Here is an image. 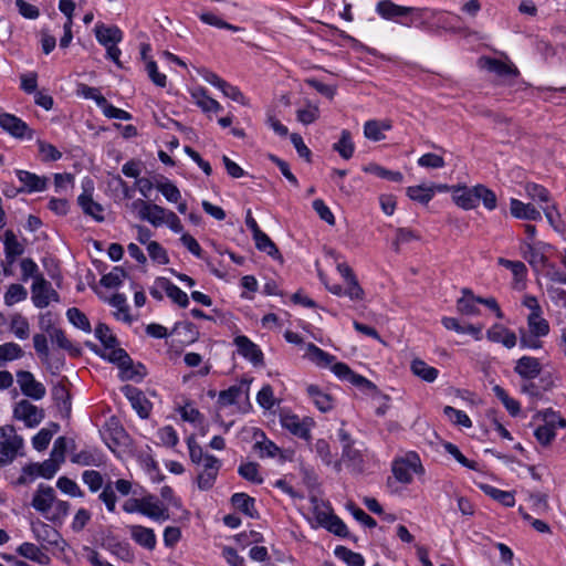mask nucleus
<instances>
[{
    "label": "nucleus",
    "mask_w": 566,
    "mask_h": 566,
    "mask_svg": "<svg viewBox=\"0 0 566 566\" xmlns=\"http://www.w3.org/2000/svg\"><path fill=\"white\" fill-rule=\"evenodd\" d=\"M18 384L22 394L34 400H40L45 396L46 389L42 382L35 380L32 373L19 370L17 373Z\"/></svg>",
    "instance_id": "nucleus-9"
},
{
    "label": "nucleus",
    "mask_w": 566,
    "mask_h": 566,
    "mask_svg": "<svg viewBox=\"0 0 566 566\" xmlns=\"http://www.w3.org/2000/svg\"><path fill=\"white\" fill-rule=\"evenodd\" d=\"M514 371L522 378V380L535 379L541 375L542 365L535 357L523 356L517 359Z\"/></svg>",
    "instance_id": "nucleus-15"
},
{
    "label": "nucleus",
    "mask_w": 566,
    "mask_h": 566,
    "mask_svg": "<svg viewBox=\"0 0 566 566\" xmlns=\"http://www.w3.org/2000/svg\"><path fill=\"white\" fill-rule=\"evenodd\" d=\"M481 489L486 495L491 496L493 500L500 502L506 507H512L515 504L514 495L511 492L502 491L488 484L481 485Z\"/></svg>",
    "instance_id": "nucleus-41"
},
{
    "label": "nucleus",
    "mask_w": 566,
    "mask_h": 566,
    "mask_svg": "<svg viewBox=\"0 0 566 566\" xmlns=\"http://www.w3.org/2000/svg\"><path fill=\"white\" fill-rule=\"evenodd\" d=\"M421 11V9L396 4L391 0H380L376 4V12L386 20H392L398 17H406L412 12Z\"/></svg>",
    "instance_id": "nucleus-13"
},
{
    "label": "nucleus",
    "mask_w": 566,
    "mask_h": 566,
    "mask_svg": "<svg viewBox=\"0 0 566 566\" xmlns=\"http://www.w3.org/2000/svg\"><path fill=\"white\" fill-rule=\"evenodd\" d=\"M122 391L130 401L132 407L136 410L138 416L142 419H147L150 413L151 403L145 397L144 392L132 385H125Z\"/></svg>",
    "instance_id": "nucleus-10"
},
{
    "label": "nucleus",
    "mask_w": 566,
    "mask_h": 566,
    "mask_svg": "<svg viewBox=\"0 0 566 566\" xmlns=\"http://www.w3.org/2000/svg\"><path fill=\"white\" fill-rule=\"evenodd\" d=\"M10 329L19 339H27L30 333V325L21 314H14L11 319Z\"/></svg>",
    "instance_id": "nucleus-52"
},
{
    "label": "nucleus",
    "mask_w": 566,
    "mask_h": 566,
    "mask_svg": "<svg viewBox=\"0 0 566 566\" xmlns=\"http://www.w3.org/2000/svg\"><path fill=\"white\" fill-rule=\"evenodd\" d=\"M254 499L249 496L245 493H234L231 496V504L248 515L249 517L255 518L259 516L255 507H254Z\"/></svg>",
    "instance_id": "nucleus-35"
},
{
    "label": "nucleus",
    "mask_w": 566,
    "mask_h": 566,
    "mask_svg": "<svg viewBox=\"0 0 566 566\" xmlns=\"http://www.w3.org/2000/svg\"><path fill=\"white\" fill-rule=\"evenodd\" d=\"M67 319L75 327L90 333L92 331L91 323L87 316L76 307H71L66 312Z\"/></svg>",
    "instance_id": "nucleus-50"
},
{
    "label": "nucleus",
    "mask_w": 566,
    "mask_h": 566,
    "mask_svg": "<svg viewBox=\"0 0 566 566\" xmlns=\"http://www.w3.org/2000/svg\"><path fill=\"white\" fill-rule=\"evenodd\" d=\"M391 124L389 120H367L364 125V135L367 139L379 142L385 138L384 130H390Z\"/></svg>",
    "instance_id": "nucleus-31"
},
{
    "label": "nucleus",
    "mask_w": 566,
    "mask_h": 566,
    "mask_svg": "<svg viewBox=\"0 0 566 566\" xmlns=\"http://www.w3.org/2000/svg\"><path fill=\"white\" fill-rule=\"evenodd\" d=\"M221 461L212 454L205 457L203 469L197 476V484L201 491L210 490L218 476Z\"/></svg>",
    "instance_id": "nucleus-8"
},
{
    "label": "nucleus",
    "mask_w": 566,
    "mask_h": 566,
    "mask_svg": "<svg viewBox=\"0 0 566 566\" xmlns=\"http://www.w3.org/2000/svg\"><path fill=\"white\" fill-rule=\"evenodd\" d=\"M411 371L424 381L432 382L437 379L439 370L429 366L422 359L416 358L411 363Z\"/></svg>",
    "instance_id": "nucleus-36"
},
{
    "label": "nucleus",
    "mask_w": 566,
    "mask_h": 566,
    "mask_svg": "<svg viewBox=\"0 0 566 566\" xmlns=\"http://www.w3.org/2000/svg\"><path fill=\"white\" fill-rule=\"evenodd\" d=\"M443 413L452 421V423L470 428L472 422L468 415L461 410H458L451 406H446Z\"/></svg>",
    "instance_id": "nucleus-60"
},
{
    "label": "nucleus",
    "mask_w": 566,
    "mask_h": 566,
    "mask_svg": "<svg viewBox=\"0 0 566 566\" xmlns=\"http://www.w3.org/2000/svg\"><path fill=\"white\" fill-rule=\"evenodd\" d=\"M95 336L103 344L105 352L108 348H114L118 345L116 336L111 333L109 327L104 323H98L96 325Z\"/></svg>",
    "instance_id": "nucleus-46"
},
{
    "label": "nucleus",
    "mask_w": 566,
    "mask_h": 566,
    "mask_svg": "<svg viewBox=\"0 0 566 566\" xmlns=\"http://www.w3.org/2000/svg\"><path fill=\"white\" fill-rule=\"evenodd\" d=\"M333 149L337 151L339 156L345 160H348L353 157L355 145L353 143L352 134L349 130H342L340 138L333 145Z\"/></svg>",
    "instance_id": "nucleus-37"
},
{
    "label": "nucleus",
    "mask_w": 566,
    "mask_h": 566,
    "mask_svg": "<svg viewBox=\"0 0 566 566\" xmlns=\"http://www.w3.org/2000/svg\"><path fill=\"white\" fill-rule=\"evenodd\" d=\"M51 340L56 344V346L61 349L67 350L72 356L81 355V349L74 347L73 344L69 340L65 333L61 328H54L49 334Z\"/></svg>",
    "instance_id": "nucleus-42"
},
{
    "label": "nucleus",
    "mask_w": 566,
    "mask_h": 566,
    "mask_svg": "<svg viewBox=\"0 0 566 566\" xmlns=\"http://www.w3.org/2000/svg\"><path fill=\"white\" fill-rule=\"evenodd\" d=\"M463 296L457 301V310L463 315H478L476 297L468 287L462 289Z\"/></svg>",
    "instance_id": "nucleus-34"
},
{
    "label": "nucleus",
    "mask_w": 566,
    "mask_h": 566,
    "mask_svg": "<svg viewBox=\"0 0 566 566\" xmlns=\"http://www.w3.org/2000/svg\"><path fill=\"white\" fill-rule=\"evenodd\" d=\"M0 127L17 139H32L34 130L20 117L0 109Z\"/></svg>",
    "instance_id": "nucleus-4"
},
{
    "label": "nucleus",
    "mask_w": 566,
    "mask_h": 566,
    "mask_svg": "<svg viewBox=\"0 0 566 566\" xmlns=\"http://www.w3.org/2000/svg\"><path fill=\"white\" fill-rule=\"evenodd\" d=\"M156 188L169 202H178L181 198V193L178 187L169 180L165 182H157Z\"/></svg>",
    "instance_id": "nucleus-63"
},
{
    "label": "nucleus",
    "mask_w": 566,
    "mask_h": 566,
    "mask_svg": "<svg viewBox=\"0 0 566 566\" xmlns=\"http://www.w3.org/2000/svg\"><path fill=\"white\" fill-rule=\"evenodd\" d=\"M147 251L149 254V258L159 264H168L169 258L167 254V251L157 242V241H149L147 244Z\"/></svg>",
    "instance_id": "nucleus-62"
},
{
    "label": "nucleus",
    "mask_w": 566,
    "mask_h": 566,
    "mask_svg": "<svg viewBox=\"0 0 566 566\" xmlns=\"http://www.w3.org/2000/svg\"><path fill=\"white\" fill-rule=\"evenodd\" d=\"M306 391L319 411L327 412L333 409L332 396L323 392L317 385L307 386Z\"/></svg>",
    "instance_id": "nucleus-33"
},
{
    "label": "nucleus",
    "mask_w": 566,
    "mask_h": 566,
    "mask_svg": "<svg viewBox=\"0 0 566 566\" xmlns=\"http://www.w3.org/2000/svg\"><path fill=\"white\" fill-rule=\"evenodd\" d=\"M28 297L27 289L18 283L10 284L3 295V301L7 306H12L18 302L24 301Z\"/></svg>",
    "instance_id": "nucleus-45"
},
{
    "label": "nucleus",
    "mask_w": 566,
    "mask_h": 566,
    "mask_svg": "<svg viewBox=\"0 0 566 566\" xmlns=\"http://www.w3.org/2000/svg\"><path fill=\"white\" fill-rule=\"evenodd\" d=\"M55 502V491L52 486L40 484L32 499V506L43 514L48 513Z\"/></svg>",
    "instance_id": "nucleus-16"
},
{
    "label": "nucleus",
    "mask_w": 566,
    "mask_h": 566,
    "mask_svg": "<svg viewBox=\"0 0 566 566\" xmlns=\"http://www.w3.org/2000/svg\"><path fill=\"white\" fill-rule=\"evenodd\" d=\"M71 461L80 465L99 467L103 459L97 450H82L78 453L73 454Z\"/></svg>",
    "instance_id": "nucleus-40"
},
{
    "label": "nucleus",
    "mask_w": 566,
    "mask_h": 566,
    "mask_svg": "<svg viewBox=\"0 0 566 566\" xmlns=\"http://www.w3.org/2000/svg\"><path fill=\"white\" fill-rule=\"evenodd\" d=\"M98 499L105 504L108 512H115L117 496L113 488V481L109 480L104 484L103 490L98 495Z\"/></svg>",
    "instance_id": "nucleus-54"
},
{
    "label": "nucleus",
    "mask_w": 566,
    "mask_h": 566,
    "mask_svg": "<svg viewBox=\"0 0 566 566\" xmlns=\"http://www.w3.org/2000/svg\"><path fill=\"white\" fill-rule=\"evenodd\" d=\"M534 302V312L527 317L530 332L535 337H543L549 333L548 322L541 316L542 310L536 298H531Z\"/></svg>",
    "instance_id": "nucleus-17"
},
{
    "label": "nucleus",
    "mask_w": 566,
    "mask_h": 566,
    "mask_svg": "<svg viewBox=\"0 0 566 566\" xmlns=\"http://www.w3.org/2000/svg\"><path fill=\"white\" fill-rule=\"evenodd\" d=\"M172 333H179L185 336L187 343H193L199 337V331L197 326L191 322H178L175 324Z\"/></svg>",
    "instance_id": "nucleus-55"
},
{
    "label": "nucleus",
    "mask_w": 566,
    "mask_h": 566,
    "mask_svg": "<svg viewBox=\"0 0 566 566\" xmlns=\"http://www.w3.org/2000/svg\"><path fill=\"white\" fill-rule=\"evenodd\" d=\"M233 342L239 355L250 360L254 366L263 365V353L256 344L244 335L237 336Z\"/></svg>",
    "instance_id": "nucleus-11"
},
{
    "label": "nucleus",
    "mask_w": 566,
    "mask_h": 566,
    "mask_svg": "<svg viewBox=\"0 0 566 566\" xmlns=\"http://www.w3.org/2000/svg\"><path fill=\"white\" fill-rule=\"evenodd\" d=\"M83 482L87 485L92 493L97 492L104 486L103 475L95 470H86L82 474Z\"/></svg>",
    "instance_id": "nucleus-56"
},
{
    "label": "nucleus",
    "mask_w": 566,
    "mask_h": 566,
    "mask_svg": "<svg viewBox=\"0 0 566 566\" xmlns=\"http://www.w3.org/2000/svg\"><path fill=\"white\" fill-rule=\"evenodd\" d=\"M192 97L196 98L197 105L203 112H219L222 108L214 98L207 95V92L203 88L192 92Z\"/></svg>",
    "instance_id": "nucleus-43"
},
{
    "label": "nucleus",
    "mask_w": 566,
    "mask_h": 566,
    "mask_svg": "<svg viewBox=\"0 0 566 566\" xmlns=\"http://www.w3.org/2000/svg\"><path fill=\"white\" fill-rule=\"evenodd\" d=\"M23 349L15 343H6L0 345V367L10 360L21 358L23 356Z\"/></svg>",
    "instance_id": "nucleus-49"
},
{
    "label": "nucleus",
    "mask_w": 566,
    "mask_h": 566,
    "mask_svg": "<svg viewBox=\"0 0 566 566\" xmlns=\"http://www.w3.org/2000/svg\"><path fill=\"white\" fill-rule=\"evenodd\" d=\"M52 398L64 418H69L72 409L71 394L63 384L52 387Z\"/></svg>",
    "instance_id": "nucleus-25"
},
{
    "label": "nucleus",
    "mask_w": 566,
    "mask_h": 566,
    "mask_svg": "<svg viewBox=\"0 0 566 566\" xmlns=\"http://www.w3.org/2000/svg\"><path fill=\"white\" fill-rule=\"evenodd\" d=\"M32 303L38 308L49 306L50 302H60L59 293L52 287L51 283L44 277H36L31 286Z\"/></svg>",
    "instance_id": "nucleus-5"
},
{
    "label": "nucleus",
    "mask_w": 566,
    "mask_h": 566,
    "mask_svg": "<svg viewBox=\"0 0 566 566\" xmlns=\"http://www.w3.org/2000/svg\"><path fill=\"white\" fill-rule=\"evenodd\" d=\"M13 417L17 420H22L27 427L33 428L43 420L44 411L29 400L23 399L15 403Z\"/></svg>",
    "instance_id": "nucleus-6"
},
{
    "label": "nucleus",
    "mask_w": 566,
    "mask_h": 566,
    "mask_svg": "<svg viewBox=\"0 0 566 566\" xmlns=\"http://www.w3.org/2000/svg\"><path fill=\"white\" fill-rule=\"evenodd\" d=\"M522 250H523V255L526 259V261L536 271H538V270H541L543 268L548 266L547 258L533 243L524 242L523 245H522Z\"/></svg>",
    "instance_id": "nucleus-29"
},
{
    "label": "nucleus",
    "mask_w": 566,
    "mask_h": 566,
    "mask_svg": "<svg viewBox=\"0 0 566 566\" xmlns=\"http://www.w3.org/2000/svg\"><path fill=\"white\" fill-rule=\"evenodd\" d=\"M305 357L318 367H327L336 359L335 356L328 354L313 343L307 344Z\"/></svg>",
    "instance_id": "nucleus-30"
},
{
    "label": "nucleus",
    "mask_w": 566,
    "mask_h": 566,
    "mask_svg": "<svg viewBox=\"0 0 566 566\" xmlns=\"http://www.w3.org/2000/svg\"><path fill=\"white\" fill-rule=\"evenodd\" d=\"M434 191L432 187L412 186L407 188V196L417 202L427 205L433 197Z\"/></svg>",
    "instance_id": "nucleus-47"
},
{
    "label": "nucleus",
    "mask_w": 566,
    "mask_h": 566,
    "mask_svg": "<svg viewBox=\"0 0 566 566\" xmlns=\"http://www.w3.org/2000/svg\"><path fill=\"white\" fill-rule=\"evenodd\" d=\"M126 276L127 273L123 268L115 266L109 273L101 277L99 283L106 289H113L119 286Z\"/></svg>",
    "instance_id": "nucleus-48"
},
{
    "label": "nucleus",
    "mask_w": 566,
    "mask_h": 566,
    "mask_svg": "<svg viewBox=\"0 0 566 566\" xmlns=\"http://www.w3.org/2000/svg\"><path fill=\"white\" fill-rule=\"evenodd\" d=\"M480 65L489 72H493L502 77H516L520 74L517 67L514 64L505 63L494 57H481Z\"/></svg>",
    "instance_id": "nucleus-14"
},
{
    "label": "nucleus",
    "mask_w": 566,
    "mask_h": 566,
    "mask_svg": "<svg viewBox=\"0 0 566 566\" xmlns=\"http://www.w3.org/2000/svg\"><path fill=\"white\" fill-rule=\"evenodd\" d=\"M24 252L23 245L18 241L12 230H7L4 233V253L6 262L13 265L17 256L22 255Z\"/></svg>",
    "instance_id": "nucleus-28"
},
{
    "label": "nucleus",
    "mask_w": 566,
    "mask_h": 566,
    "mask_svg": "<svg viewBox=\"0 0 566 566\" xmlns=\"http://www.w3.org/2000/svg\"><path fill=\"white\" fill-rule=\"evenodd\" d=\"M167 212L166 208L156 203H149V206L144 207V212L139 213V218L154 227H160L165 222Z\"/></svg>",
    "instance_id": "nucleus-32"
},
{
    "label": "nucleus",
    "mask_w": 566,
    "mask_h": 566,
    "mask_svg": "<svg viewBox=\"0 0 566 566\" xmlns=\"http://www.w3.org/2000/svg\"><path fill=\"white\" fill-rule=\"evenodd\" d=\"M253 240L258 250L268 253L273 259H282L276 244L262 230L253 235Z\"/></svg>",
    "instance_id": "nucleus-38"
},
{
    "label": "nucleus",
    "mask_w": 566,
    "mask_h": 566,
    "mask_svg": "<svg viewBox=\"0 0 566 566\" xmlns=\"http://www.w3.org/2000/svg\"><path fill=\"white\" fill-rule=\"evenodd\" d=\"M443 448L444 450L451 454L461 465L470 469V470H478V463L475 461H472V460H469L468 458H465L461 451L459 450V448L451 443V442H444L443 443Z\"/></svg>",
    "instance_id": "nucleus-59"
},
{
    "label": "nucleus",
    "mask_w": 566,
    "mask_h": 566,
    "mask_svg": "<svg viewBox=\"0 0 566 566\" xmlns=\"http://www.w3.org/2000/svg\"><path fill=\"white\" fill-rule=\"evenodd\" d=\"M130 537L142 547L153 551L156 547L157 539L153 528L142 525L129 526Z\"/></svg>",
    "instance_id": "nucleus-22"
},
{
    "label": "nucleus",
    "mask_w": 566,
    "mask_h": 566,
    "mask_svg": "<svg viewBox=\"0 0 566 566\" xmlns=\"http://www.w3.org/2000/svg\"><path fill=\"white\" fill-rule=\"evenodd\" d=\"M334 554L339 559L344 560L347 566H364L365 559L361 554L350 551L345 546H337Z\"/></svg>",
    "instance_id": "nucleus-44"
},
{
    "label": "nucleus",
    "mask_w": 566,
    "mask_h": 566,
    "mask_svg": "<svg viewBox=\"0 0 566 566\" xmlns=\"http://www.w3.org/2000/svg\"><path fill=\"white\" fill-rule=\"evenodd\" d=\"M32 532L35 538L41 543H46L51 546H57L60 542V533L52 526L43 523H32Z\"/></svg>",
    "instance_id": "nucleus-26"
},
{
    "label": "nucleus",
    "mask_w": 566,
    "mask_h": 566,
    "mask_svg": "<svg viewBox=\"0 0 566 566\" xmlns=\"http://www.w3.org/2000/svg\"><path fill=\"white\" fill-rule=\"evenodd\" d=\"M280 422L281 426L284 429L289 430L293 436H296L300 439L306 441L311 440V429L315 424L313 418L304 417L303 419H301L298 416L294 413L281 412Z\"/></svg>",
    "instance_id": "nucleus-3"
},
{
    "label": "nucleus",
    "mask_w": 566,
    "mask_h": 566,
    "mask_svg": "<svg viewBox=\"0 0 566 566\" xmlns=\"http://www.w3.org/2000/svg\"><path fill=\"white\" fill-rule=\"evenodd\" d=\"M20 268L22 272L21 280L27 282L30 277L33 281H36V277H44L41 273H39L38 264L30 258H25L20 262Z\"/></svg>",
    "instance_id": "nucleus-61"
},
{
    "label": "nucleus",
    "mask_w": 566,
    "mask_h": 566,
    "mask_svg": "<svg viewBox=\"0 0 566 566\" xmlns=\"http://www.w3.org/2000/svg\"><path fill=\"white\" fill-rule=\"evenodd\" d=\"M41 361L52 375H57L65 365V357L61 353L50 352Z\"/></svg>",
    "instance_id": "nucleus-53"
},
{
    "label": "nucleus",
    "mask_w": 566,
    "mask_h": 566,
    "mask_svg": "<svg viewBox=\"0 0 566 566\" xmlns=\"http://www.w3.org/2000/svg\"><path fill=\"white\" fill-rule=\"evenodd\" d=\"M156 284L166 292L167 296L177 305L186 308L189 305L188 295L166 277H157Z\"/></svg>",
    "instance_id": "nucleus-21"
},
{
    "label": "nucleus",
    "mask_w": 566,
    "mask_h": 566,
    "mask_svg": "<svg viewBox=\"0 0 566 566\" xmlns=\"http://www.w3.org/2000/svg\"><path fill=\"white\" fill-rule=\"evenodd\" d=\"M96 40L104 46L117 44L123 40V32L116 25L97 23L94 28Z\"/></svg>",
    "instance_id": "nucleus-19"
},
{
    "label": "nucleus",
    "mask_w": 566,
    "mask_h": 566,
    "mask_svg": "<svg viewBox=\"0 0 566 566\" xmlns=\"http://www.w3.org/2000/svg\"><path fill=\"white\" fill-rule=\"evenodd\" d=\"M452 199L455 205L464 210L473 209L478 206L476 186H453Z\"/></svg>",
    "instance_id": "nucleus-12"
},
{
    "label": "nucleus",
    "mask_w": 566,
    "mask_h": 566,
    "mask_svg": "<svg viewBox=\"0 0 566 566\" xmlns=\"http://www.w3.org/2000/svg\"><path fill=\"white\" fill-rule=\"evenodd\" d=\"M241 394H242V385H240V386H237V385L231 386L228 389L221 390L219 392L218 403L221 407L231 406V405H233L237 401V399L241 396Z\"/></svg>",
    "instance_id": "nucleus-58"
},
{
    "label": "nucleus",
    "mask_w": 566,
    "mask_h": 566,
    "mask_svg": "<svg viewBox=\"0 0 566 566\" xmlns=\"http://www.w3.org/2000/svg\"><path fill=\"white\" fill-rule=\"evenodd\" d=\"M511 214L517 219L538 221L542 220L541 212L531 203H524L518 199H511Z\"/></svg>",
    "instance_id": "nucleus-23"
},
{
    "label": "nucleus",
    "mask_w": 566,
    "mask_h": 566,
    "mask_svg": "<svg viewBox=\"0 0 566 566\" xmlns=\"http://www.w3.org/2000/svg\"><path fill=\"white\" fill-rule=\"evenodd\" d=\"M534 436L542 446L546 447L555 439L556 432L553 424L546 423L537 427Z\"/></svg>",
    "instance_id": "nucleus-64"
},
{
    "label": "nucleus",
    "mask_w": 566,
    "mask_h": 566,
    "mask_svg": "<svg viewBox=\"0 0 566 566\" xmlns=\"http://www.w3.org/2000/svg\"><path fill=\"white\" fill-rule=\"evenodd\" d=\"M17 177L23 184V187L19 188L18 191L33 192L42 191L46 188V178H41L35 174L25 170H17Z\"/></svg>",
    "instance_id": "nucleus-24"
},
{
    "label": "nucleus",
    "mask_w": 566,
    "mask_h": 566,
    "mask_svg": "<svg viewBox=\"0 0 566 566\" xmlns=\"http://www.w3.org/2000/svg\"><path fill=\"white\" fill-rule=\"evenodd\" d=\"M22 447L23 439L12 424L0 427V468L10 464Z\"/></svg>",
    "instance_id": "nucleus-1"
},
{
    "label": "nucleus",
    "mask_w": 566,
    "mask_h": 566,
    "mask_svg": "<svg viewBox=\"0 0 566 566\" xmlns=\"http://www.w3.org/2000/svg\"><path fill=\"white\" fill-rule=\"evenodd\" d=\"M109 349L111 352L108 354L106 353V357L103 358L118 366L123 379L130 380L135 379L136 377H144V373L133 371V359L129 357L125 349L117 347Z\"/></svg>",
    "instance_id": "nucleus-7"
},
{
    "label": "nucleus",
    "mask_w": 566,
    "mask_h": 566,
    "mask_svg": "<svg viewBox=\"0 0 566 566\" xmlns=\"http://www.w3.org/2000/svg\"><path fill=\"white\" fill-rule=\"evenodd\" d=\"M365 172L373 174L381 179H387L394 182H401L403 180V175L400 171H392L386 169L385 167L370 163L363 168Z\"/></svg>",
    "instance_id": "nucleus-39"
},
{
    "label": "nucleus",
    "mask_w": 566,
    "mask_h": 566,
    "mask_svg": "<svg viewBox=\"0 0 566 566\" xmlns=\"http://www.w3.org/2000/svg\"><path fill=\"white\" fill-rule=\"evenodd\" d=\"M140 514L153 520H167L169 517L167 507L163 506L156 496L148 494L142 497Z\"/></svg>",
    "instance_id": "nucleus-18"
},
{
    "label": "nucleus",
    "mask_w": 566,
    "mask_h": 566,
    "mask_svg": "<svg viewBox=\"0 0 566 566\" xmlns=\"http://www.w3.org/2000/svg\"><path fill=\"white\" fill-rule=\"evenodd\" d=\"M526 195L534 201L548 202L549 191L542 185L527 182L525 185Z\"/></svg>",
    "instance_id": "nucleus-57"
},
{
    "label": "nucleus",
    "mask_w": 566,
    "mask_h": 566,
    "mask_svg": "<svg viewBox=\"0 0 566 566\" xmlns=\"http://www.w3.org/2000/svg\"><path fill=\"white\" fill-rule=\"evenodd\" d=\"M77 202L85 214L92 217L97 222L104 221L103 207L93 200L92 193H87L85 190L78 196Z\"/></svg>",
    "instance_id": "nucleus-27"
},
{
    "label": "nucleus",
    "mask_w": 566,
    "mask_h": 566,
    "mask_svg": "<svg viewBox=\"0 0 566 566\" xmlns=\"http://www.w3.org/2000/svg\"><path fill=\"white\" fill-rule=\"evenodd\" d=\"M423 472L424 469L421 464L420 458L415 452H410L406 458L396 460L392 463V473L401 483H410L412 481V473L423 474Z\"/></svg>",
    "instance_id": "nucleus-2"
},
{
    "label": "nucleus",
    "mask_w": 566,
    "mask_h": 566,
    "mask_svg": "<svg viewBox=\"0 0 566 566\" xmlns=\"http://www.w3.org/2000/svg\"><path fill=\"white\" fill-rule=\"evenodd\" d=\"M238 473L247 481L261 484L263 483V478L259 474V464L255 462H247L242 463Z\"/></svg>",
    "instance_id": "nucleus-51"
},
{
    "label": "nucleus",
    "mask_w": 566,
    "mask_h": 566,
    "mask_svg": "<svg viewBox=\"0 0 566 566\" xmlns=\"http://www.w3.org/2000/svg\"><path fill=\"white\" fill-rule=\"evenodd\" d=\"M486 337L490 342L502 343L506 348H513L516 345V335L514 332L504 327L501 324H494L486 332Z\"/></svg>",
    "instance_id": "nucleus-20"
}]
</instances>
